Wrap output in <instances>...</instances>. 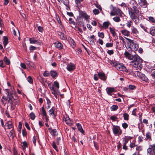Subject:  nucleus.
Listing matches in <instances>:
<instances>
[{
    "label": "nucleus",
    "instance_id": "nucleus-1",
    "mask_svg": "<svg viewBox=\"0 0 155 155\" xmlns=\"http://www.w3.org/2000/svg\"><path fill=\"white\" fill-rule=\"evenodd\" d=\"M124 55L127 58L131 61L130 64L136 70L141 69L142 68V63L143 61L138 55L130 54L127 51L125 52Z\"/></svg>",
    "mask_w": 155,
    "mask_h": 155
},
{
    "label": "nucleus",
    "instance_id": "nucleus-2",
    "mask_svg": "<svg viewBox=\"0 0 155 155\" xmlns=\"http://www.w3.org/2000/svg\"><path fill=\"white\" fill-rule=\"evenodd\" d=\"M130 4L132 6H130L128 9L129 15L132 20L137 24L139 23V17L140 14L139 9L137 7L138 5L134 0L131 1Z\"/></svg>",
    "mask_w": 155,
    "mask_h": 155
},
{
    "label": "nucleus",
    "instance_id": "nucleus-3",
    "mask_svg": "<svg viewBox=\"0 0 155 155\" xmlns=\"http://www.w3.org/2000/svg\"><path fill=\"white\" fill-rule=\"evenodd\" d=\"M59 87V83L56 81H54L52 84V86H50V88L51 91L52 93L54 95L55 97L57 98L58 94L59 93L58 89Z\"/></svg>",
    "mask_w": 155,
    "mask_h": 155
},
{
    "label": "nucleus",
    "instance_id": "nucleus-4",
    "mask_svg": "<svg viewBox=\"0 0 155 155\" xmlns=\"http://www.w3.org/2000/svg\"><path fill=\"white\" fill-rule=\"evenodd\" d=\"M126 38L128 40L130 43L129 48L132 50L134 51H137L139 47L137 44L134 43L133 40L127 38Z\"/></svg>",
    "mask_w": 155,
    "mask_h": 155
},
{
    "label": "nucleus",
    "instance_id": "nucleus-5",
    "mask_svg": "<svg viewBox=\"0 0 155 155\" xmlns=\"http://www.w3.org/2000/svg\"><path fill=\"white\" fill-rule=\"evenodd\" d=\"M112 130L114 135L119 136L122 134V130L120 129L119 127L117 126H113Z\"/></svg>",
    "mask_w": 155,
    "mask_h": 155
},
{
    "label": "nucleus",
    "instance_id": "nucleus-6",
    "mask_svg": "<svg viewBox=\"0 0 155 155\" xmlns=\"http://www.w3.org/2000/svg\"><path fill=\"white\" fill-rule=\"evenodd\" d=\"M118 70L122 71H125L126 72H128V71L127 69L122 64L116 63L114 66Z\"/></svg>",
    "mask_w": 155,
    "mask_h": 155
},
{
    "label": "nucleus",
    "instance_id": "nucleus-7",
    "mask_svg": "<svg viewBox=\"0 0 155 155\" xmlns=\"http://www.w3.org/2000/svg\"><path fill=\"white\" fill-rule=\"evenodd\" d=\"M147 151L149 155H155V144L150 145Z\"/></svg>",
    "mask_w": 155,
    "mask_h": 155
},
{
    "label": "nucleus",
    "instance_id": "nucleus-8",
    "mask_svg": "<svg viewBox=\"0 0 155 155\" xmlns=\"http://www.w3.org/2000/svg\"><path fill=\"white\" fill-rule=\"evenodd\" d=\"M66 68L68 71H71L74 69L75 66L74 64L71 62L67 64Z\"/></svg>",
    "mask_w": 155,
    "mask_h": 155
},
{
    "label": "nucleus",
    "instance_id": "nucleus-9",
    "mask_svg": "<svg viewBox=\"0 0 155 155\" xmlns=\"http://www.w3.org/2000/svg\"><path fill=\"white\" fill-rule=\"evenodd\" d=\"M79 17L84 18L86 21H88L89 18V16L86 13L83 12H80Z\"/></svg>",
    "mask_w": 155,
    "mask_h": 155
},
{
    "label": "nucleus",
    "instance_id": "nucleus-10",
    "mask_svg": "<svg viewBox=\"0 0 155 155\" xmlns=\"http://www.w3.org/2000/svg\"><path fill=\"white\" fill-rule=\"evenodd\" d=\"M29 40L31 44H35L39 45H41V41L36 40L34 38H30Z\"/></svg>",
    "mask_w": 155,
    "mask_h": 155
},
{
    "label": "nucleus",
    "instance_id": "nucleus-11",
    "mask_svg": "<svg viewBox=\"0 0 155 155\" xmlns=\"http://www.w3.org/2000/svg\"><path fill=\"white\" fill-rule=\"evenodd\" d=\"M63 120L65 122L66 124L69 126H71L72 124V122L70 119L69 117L67 115L64 117Z\"/></svg>",
    "mask_w": 155,
    "mask_h": 155
},
{
    "label": "nucleus",
    "instance_id": "nucleus-12",
    "mask_svg": "<svg viewBox=\"0 0 155 155\" xmlns=\"http://www.w3.org/2000/svg\"><path fill=\"white\" fill-rule=\"evenodd\" d=\"M134 76L136 77L143 78L145 77V75L141 72L138 71H137L134 72Z\"/></svg>",
    "mask_w": 155,
    "mask_h": 155
},
{
    "label": "nucleus",
    "instance_id": "nucleus-13",
    "mask_svg": "<svg viewBox=\"0 0 155 155\" xmlns=\"http://www.w3.org/2000/svg\"><path fill=\"white\" fill-rule=\"evenodd\" d=\"M139 3L140 6L143 8H146L147 6V2L146 0H140Z\"/></svg>",
    "mask_w": 155,
    "mask_h": 155
},
{
    "label": "nucleus",
    "instance_id": "nucleus-14",
    "mask_svg": "<svg viewBox=\"0 0 155 155\" xmlns=\"http://www.w3.org/2000/svg\"><path fill=\"white\" fill-rule=\"evenodd\" d=\"M41 111L43 118H44L45 119L46 121H47L48 119L47 117L46 112L43 107L41 108Z\"/></svg>",
    "mask_w": 155,
    "mask_h": 155
},
{
    "label": "nucleus",
    "instance_id": "nucleus-15",
    "mask_svg": "<svg viewBox=\"0 0 155 155\" xmlns=\"http://www.w3.org/2000/svg\"><path fill=\"white\" fill-rule=\"evenodd\" d=\"M146 139L148 141H151V134L150 132H147L146 134Z\"/></svg>",
    "mask_w": 155,
    "mask_h": 155
},
{
    "label": "nucleus",
    "instance_id": "nucleus-16",
    "mask_svg": "<svg viewBox=\"0 0 155 155\" xmlns=\"http://www.w3.org/2000/svg\"><path fill=\"white\" fill-rule=\"evenodd\" d=\"M115 89L113 87L107 88L106 89L107 93L110 95H111V93L115 91Z\"/></svg>",
    "mask_w": 155,
    "mask_h": 155
},
{
    "label": "nucleus",
    "instance_id": "nucleus-17",
    "mask_svg": "<svg viewBox=\"0 0 155 155\" xmlns=\"http://www.w3.org/2000/svg\"><path fill=\"white\" fill-rule=\"evenodd\" d=\"M55 46L58 48L59 49L62 48L63 45L61 43L58 42L57 41L54 43Z\"/></svg>",
    "mask_w": 155,
    "mask_h": 155
},
{
    "label": "nucleus",
    "instance_id": "nucleus-18",
    "mask_svg": "<svg viewBox=\"0 0 155 155\" xmlns=\"http://www.w3.org/2000/svg\"><path fill=\"white\" fill-rule=\"evenodd\" d=\"M15 136V134L14 130H11L8 134V136L9 137L13 138Z\"/></svg>",
    "mask_w": 155,
    "mask_h": 155
},
{
    "label": "nucleus",
    "instance_id": "nucleus-19",
    "mask_svg": "<svg viewBox=\"0 0 155 155\" xmlns=\"http://www.w3.org/2000/svg\"><path fill=\"white\" fill-rule=\"evenodd\" d=\"M58 35L60 36V38L62 40H65L66 38V37L64 34L61 32H59Z\"/></svg>",
    "mask_w": 155,
    "mask_h": 155
},
{
    "label": "nucleus",
    "instance_id": "nucleus-20",
    "mask_svg": "<svg viewBox=\"0 0 155 155\" xmlns=\"http://www.w3.org/2000/svg\"><path fill=\"white\" fill-rule=\"evenodd\" d=\"M132 32L135 36H137L139 33L137 29L133 27L132 29Z\"/></svg>",
    "mask_w": 155,
    "mask_h": 155
},
{
    "label": "nucleus",
    "instance_id": "nucleus-21",
    "mask_svg": "<svg viewBox=\"0 0 155 155\" xmlns=\"http://www.w3.org/2000/svg\"><path fill=\"white\" fill-rule=\"evenodd\" d=\"M122 33L124 35L129 36L130 35V32L126 30H124L121 31Z\"/></svg>",
    "mask_w": 155,
    "mask_h": 155
},
{
    "label": "nucleus",
    "instance_id": "nucleus-22",
    "mask_svg": "<svg viewBox=\"0 0 155 155\" xmlns=\"http://www.w3.org/2000/svg\"><path fill=\"white\" fill-rule=\"evenodd\" d=\"M115 12L116 14L119 16H120V17H122V12L119 9H117L116 10V11H115Z\"/></svg>",
    "mask_w": 155,
    "mask_h": 155
},
{
    "label": "nucleus",
    "instance_id": "nucleus-23",
    "mask_svg": "<svg viewBox=\"0 0 155 155\" xmlns=\"http://www.w3.org/2000/svg\"><path fill=\"white\" fill-rule=\"evenodd\" d=\"M51 74L53 78H54L57 76V72L54 71H51Z\"/></svg>",
    "mask_w": 155,
    "mask_h": 155
},
{
    "label": "nucleus",
    "instance_id": "nucleus-24",
    "mask_svg": "<svg viewBox=\"0 0 155 155\" xmlns=\"http://www.w3.org/2000/svg\"><path fill=\"white\" fill-rule=\"evenodd\" d=\"M150 34L153 36H155V27L151 28L150 31Z\"/></svg>",
    "mask_w": 155,
    "mask_h": 155
},
{
    "label": "nucleus",
    "instance_id": "nucleus-25",
    "mask_svg": "<svg viewBox=\"0 0 155 155\" xmlns=\"http://www.w3.org/2000/svg\"><path fill=\"white\" fill-rule=\"evenodd\" d=\"M132 138V137H127L125 136V138H124V139L123 140L124 141V143L125 144H127L128 141L130 140Z\"/></svg>",
    "mask_w": 155,
    "mask_h": 155
},
{
    "label": "nucleus",
    "instance_id": "nucleus-26",
    "mask_svg": "<svg viewBox=\"0 0 155 155\" xmlns=\"http://www.w3.org/2000/svg\"><path fill=\"white\" fill-rule=\"evenodd\" d=\"M76 125L78 130H79L80 132L83 133L84 131L81 125L79 123H77L76 124Z\"/></svg>",
    "mask_w": 155,
    "mask_h": 155
},
{
    "label": "nucleus",
    "instance_id": "nucleus-27",
    "mask_svg": "<svg viewBox=\"0 0 155 155\" xmlns=\"http://www.w3.org/2000/svg\"><path fill=\"white\" fill-rule=\"evenodd\" d=\"M110 24V22L108 21L104 22L103 23V27L106 29L108 27Z\"/></svg>",
    "mask_w": 155,
    "mask_h": 155
},
{
    "label": "nucleus",
    "instance_id": "nucleus-28",
    "mask_svg": "<svg viewBox=\"0 0 155 155\" xmlns=\"http://www.w3.org/2000/svg\"><path fill=\"white\" fill-rule=\"evenodd\" d=\"M110 31L111 33L112 34V36L114 37H116V34L114 31V29L112 28H111L110 27L109 28Z\"/></svg>",
    "mask_w": 155,
    "mask_h": 155
},
{
    "label": "nucleus",
    "instance_id": "nucleus-29",
    "mask_svg": "<svg viewBox=\"0 0 155 155\" xmlns=\"http://www.w3.org/2000/svg\"><path fill=\"white\" fill-rule=\"evenodd\" d=\"M4 40L3 44L4 46H5L8 43V39L7 37L4 36Z\"/></svg>",
    "mask_w": 155,
    "mask_h": 155
},
{
    "label": "nucleus",
    "instance_id": "nucleus-30",
    "mask_svg": "<svg viewBox=\"0 0 155 155\" xmlns=\"http://www.w3.org/2000/svg\"><path fill=\"white\" fill-rule=\"evenodd\" d=\"M13 94V93H12L11 92H10L9 93V94H7V98L9 99V100H8V102L10 103H11V101H12L11 96H12Z\"/></svg>",
    "mask_w": 155,
    "mask_h": 155
},
{
    "label": "nucleus",
    "instance_id": "nucleus-31",
    "mask_svg": "<svg viewBox=\"0 0 155 155\" xmlns=\"http://www.w3.org/2000/svg\"><path fill=\"white\" fill-rule=\"evenodd\" d=\"M6 124L9 129H10L12 127V123L10 121H8Z\"/></svg>",
    "mask_w": 155,
    "mask_h": 155
},
{
    "label": "nucleus",
    "instance_id": "nucleus-32",
    "mask_svg": "<svg viewBox=\"0 0 155 155\" xmlns=\"http://www.w3.org/2000/svg\"><path fill=\"white\" fill-rule=\"evenodd\" d=\"M113 20L116 22H119L120 21V19L119 17L115 16L113 18Z\"/></svg>",
    "mask_w": 155,
    "mask_h": 155
},
{
    "label": "nucleus",
    "instance_id": "nucleus-33",
    "mask_svg": "<svg viewBox=\"0 0 155 155\" xmlns=\"http://www.w3.org/2000/svg\"><path fill=\"white\" fill-rule=\"evenodd\" d=\"M4 61L5 63L7 65H9L10 64V61L6 57H5L4 59Z\"/></svg>",
    "mask_w": 155,
    "mask_h": 155
},
{
    "label": "nucleus",
    "instance_id": "nucleus-34",
    "mask_svg": "<svg viewBox=\"0 0 155 155\" xmlns=\"http://www.w3.org/2000/svg\"><path fill=\"white\" fill-rule=\"evenodd\" d=\"M118 108V107L117 105H113L111 107L110 109L111 110H115Z\"/></svg>",
    "mask_w": 155,
    "mask_h": 155
},
{
    "label": "nucleus",
    "instance_id": "nucleus-35",
    "mask_svg": "<svg viewBox=\"0 0 155 155\" xmlns=\"http://www.w3.org/2000/svg\"><path fill=\"white\" fill-rule=\"evenodd\" d=\"M129 116L127 113H125L123 114V117L124 119L125 120H128L129 119Z\"/></svg>",
    "mask_w": 155,
    "mask_h": 155
},
{
    "label": "nucleus",
    "instance_id": "nucleus-36",
    "mask_svg": "<svg viewBox=\"0 0 155 155\" xmlns=\"http://www.w3.org/2000/svg\"><path fill=\"white\" fill-rule=\"evenodd\" d=\"M29 116L31 119L33 120L35 119V114L33 112H32L30 114Z\"/></svg>",
    "mask_w": 155,
    "mask_h": 155
},
{
    "label": "nucleus",
    "instance_id": "nucleus-37",
    "mask_svg": "<svg viewBox=\"0 0 155 155\" xmlns=\"http://www.w3.org/2000/svg\"><path fill=\"white\" fill-rule=\"evenodd\" d=\"M107 63H110L113 66H114L115 65L116 62H114L113 61H111V60H110L109 59H108Z\"/></svg>",
    "mask_w": 155,
    "mask_h": 155
},
{
    "label": "nucleus",
    "instance_id": "nucleus-38",
    "mask_svg": "<svg viewBox=\"0 0 155 155\" xmlns=\"http://www.w3.org/2000/svg\"><path fill=\"white\" fill-rule=\"evenodd\" d=\"M54 108L53 107L49 110V114L51 115H54Z\"/></svg>",
    "mask_w": 155,
    "mask_h": 155
},
{
    "label": "nucleus",
    "instance_id": "nucleus-39",
    "mask_svg": "<svg viewBox=\"0 0 155 155\" xmlns=\"http://www.w3.org/2000/svg\"><path fill=\"white\" fill-rule=\"evenodd\" d=\"M50 133L54 136L56 135L57 134L56 130V129H53L50 131Z\"/></svg>",
    "mask_w": 155,
    "mask_h": 155
},
{
    "label": "nucleus",
    "instance_id": "nucleus-40",
    "mask_svg": "<svg viewBox=\"0 0 155 155\" xmlns=\"http://www.w3.org/2000/svg\"><path fill=\"white\" fill-rule=\"evenodd\" d=\"M69 23L71 24H72L74 25H75V23L72 20V18H70L69 19Z\"/></svg>",
    "mask_w": 155,
    "mask_h": 155
},
{
    "label": "nucleus",
    "instance_id": "nucleus-41",
    "mask_svg": "<svg viewBox=\"0 0 155 155\" xmlns=\"http://www.w3.org/2000/svg\"><path fill=\"white\" fill-rule=\"evenodd\" d=\"M98 75L100 78H105V74L103 72H100L98 73Z\"/></svg>",
    "mask_w": 155,
    "mask_h": 155
},
{
    "label": "nucleus",
    "instance_id": "nucleus-42",
    "mask_svg": "<svg viewBox=\"0 0 155 155\" xmlns=\"http://www.w3.org/2000/svg\"><path fill=\"white\" fill-rule=\"evenodd\" d=\"M23 145L22 146L23 149H25L26 147H27V143L26 141L23 142L22 143Z\"/></svg>",
    "mask_w": 155,
    "mask_h": 155
},
{
    "label": "nucleus",
    "instance_id": "nucleus-43",
    "mask_svg": "<svg viewBox=\"0 0 155 155\" xmlns=\"http://www.w3.org/2000/svg\"><path fill=\"white\" fill-rule=\"evenodd\" d=\"M50 74L49 73L48 71H45L43 73V75L45 77H47L49 76Z\"/></svg>",
    "mask_w": 155,
    "mask_h": 155
},
{
    "label": "nucleus",
    "instance_id": "nucleus-44",
    "mask_svg": "<svg viewBox=\"0 0 155 155\" xmlns=\"http://www.w3.org/2000/svg\"><path fill=\"white\" fill-rule=\"evenodd\" d=\"M113 45V44L111 43H107L106 45V46L107 48L112 47Z\"/></svg>",
    "mask_w": 155,
    "mask_h": 155
},
{
    "label": "nucleus",
    "instance_id": "nucleus-45",
    "mask_svg": "<svg viewBox=\"0 0 155 155\" xmlns=\"http://www.w3.org/2000/svg\"><path fill=\"white\" fill-rule=\"evenodd\" d=\"M98 35L99 37L101 38H104V33L102 32H98Z\"/></svg>",
    "mask_w": 155,
    "mask_h": 155
},
{
    "label": "nucleus",
    "instance_id": "nucleus-46",
    "mask_svg": "<svg viewBox=\"0 0 155 155\" xmlns=\"http://www.w3.org/2000/svg\"><path fill=\"white\" fill-rule=\"evenodd\" d=\"M127 26L129 28H130L132 24V22L131 21H128L126 24Z\"/></svg>",
    "mask_w": 155,
    "mask_h": 155
},
{
    "label": "nucleus",
    "instance_id": "nucleus-47",
    "mask_svg": "<svg viewBox=\"0 0 155 155\" xmlns=\"http://www.w3.org/2000/svg\"><path fill=\"white\" fill-rule=\"evenodd\" d=\"M93 12L94 13L95 15H97L99 13V10L98 9H94L93 10Z\"/></svg>",
    "mask_w": 155,
    "mask_h": 155
},
{
    "label": "nucleus",
    "instance_id": "nucleus-48",
    "mask_svg": "<svg viewBox=\"0 0 155 155\" xmlns=\"http://www.w3.org/2000/svg\"><path fill=\"white\" fill-rule=\"evenodd\" d=\"M70 43L73 48L75 47V43L73 40H71Z\"/></svg>",
    "mask_w": 155,
    "mask_h": 155
},
{
    "label": "nucleus",
    "instance_id": "nucleus-49",
    "mask_svg": "<svg viewBox=\"0 0 155 155\" xmlns=\"http://www.w3.org/2000/svg\"><path fill=\"white\" fill-rule=\"evenodd\" d=\"M120 6L124 8H127L128 9H129V8L127 7V5L124 3V2L122 3L121 4Z\"/></svg>",
    "mask_w": 155,
    "mask_h": 155
},
{
    "label": "nucleus",
    "instance_id": "nucleus-50",
    "mask_svg": "<svg viewBox=\"0 0 155 155\" xmlns=\"http://www.w3.org/2000/svg\"><path fill=\"white\" fill-rule=\"evenodd\" d=\"M37 47H35L31 45L29 49H30V51H31V50H34L37 49Z\"/></svg>",
    "mask_w": 155,
    "mask_h": 155
},
{
    "label": "nucleus",
    "instance_id": "nucleus-51",
    "mask_svg": "<svg viewBox=\"0 0 155 155\" xmlns=\"http://www.w3.org/2000/svg\"><path fill=\"white\" fill-rule=\"evenodd\" d=\"M128 124L125 123H124L122 124V126L124 129H126L128 127Z\"/></svg>",
    "mask_w": 155,
    "mask_h": 155
},
{
    "label": "nucleus",
    "instance_id": "nucleus-52",
    "mask_svg": "<svg viewBox=\"0 0 155 155\" xmlns=\"http://www.w3.org/2000/svg\"><path fill=\"white\" fill-rule=\"evenodd\" d=\"M137 111V109L135 108L134 109L132 112V114L134 116L136 115V112Z\"/></svg>",
    "mask_w": 155,
    "mask_h": 155
},
{
    "label": "nucleus",
    "instance_id": "nucleus-53",
    "mask_svg": "<svg viewBox=\"0 0 155 155\" xmlns=\"http://www.w3.org/2000/svg\"><path fill=\"white\" fill-rule=\"evenodd\" d=\"M129 87L130 89L131 90H134L135 88V86L134 85H130L129 86Z\"/></svg>",
    "mask_w": 155,
    "mask_h": 155
},
{
    "label": "nucleus",
    "instance_id": "nucleus-54",
    "mask_svg": "<svg viewBox=\"0 0 155 155\" xmlns=\"http://www.w3.org/2000/svg\"><path fill=\"white\" fill-rule=\"evenodd\" d=\"M38 30L40 32H42L43 31V29L42 28V27H41V26H38Z\"/></svg>",
    "mask_w": 155,
    "mask_h": 155
},
{
    "label": "nucleus",
    "instance_id": "nucleus-55",
    "mask_svg": "<svg viewBox=\"0 0 155 155\" xmlns=\"http://www.w3.org/2000/svg\"><path fill=\"white\" fill-rule=\"evenodd\" d=\"M21 67L24 69H25L26 68V66L25 64L23 63H21L20 64Z\"/></svg>",
    "mask_w": 155,
    "mask_h": 155
},
{
    "label": "nucleus",
    "instance_id": "nucleus-56",
    "mask_svg": "<svg viewBox=\"0 0 155 155\" xmlns=\"http://www.w3.org/2000/svg\"><path fill=\"white\" fill-rule=\"evenodd\" d=\"M28 81L30 84L33 83V80L32 78H27Z\"/></svg>",
    "mask_w": 155,
    "mask_h": 155
},
{
    "label": "nucleus",
    "instance_id": "nucleus-57",
    "mask_svg": "<svg viewBox=\"0 0 155 155\" xmlns=\"http://www.w3.org/2000/svg\"><path fill=\"white\" fill-rule=\"evenodd\" d=\"M142 150V147L140 146L137 147L136 148V150L138 151H141Z\"/></svg>",
    "mask_w": 155,
    "mask_h": 155
},
{
    "label": "nucleus",
    "instance_id": "nucleus-58",
    "mask_svg": "<svg viewBox=\"0 0 155 155\" xmlns=\"http://www.w3.org/2000/svg\"><path fill=\"white\" fill-rule=\"evenodd\" d=\"M107 53L111 55L114 53V52L112 50H109L107 51Z\"/></svg>",
    "mask_w": 155,
    "mask_h": 155
},
{
    "label": "nucleus",
    "instance_id": "nucleus-59",
    "mask_svg": "<svg viewBox=\"0 0 155 155\" xmlns=\"http://www.w3.org/2000/svg\"><path fill=\"white\" fill-rule=\"evenodd\" d=\"M22 133L23 135L24 136H25L27 134V133L25 129L23 130H22Z\"/></svg>",
    "mask_w": 155,
    "mask_h": 155
},
{
    "label": "nucleus",
    "instance_id": "nucleus-60",
    "mask_svg": "<svg viewBox=\"0 0 155 155\" xmlns=\"http://www.w3.org/2000/svg\"><path fill=\"white\" fill-rule=\"evenodd\" d=\"M25 126L26 127L27 129H28L29 130H30V128L29 127L28 124L27 122L25 123Z\"/></svg>",
    "mask_w": 155,
    "mask_h": 155
},
{
    "label": "nucleus",
    "instance_id": "nucleus-61",
    "mask_svg": "<svg viewBox=\"0 0 155 155\" xmlns=\"http://www.w3.org/2000/svg\"><path fill=\"white\" fill-rule=\"evenodd\" d=\"M136 146L135 144L134 143H131L130 144V147L131 148H133Z\"/></svg>",
    "mask_w": 155,
    "mask_h": 155
},
{
    "label": "nucleus",
    "instance_id": "nucleus-62",
    "mask_svg": "<svg viewBox=\"0 0 155 155\" xmlns=\"http://www.w3.org/2000/svg\"><path fill=\"white\" fill-rule=\"evenodd\" d=\"M83 0H76L75 1V3L77 5L80 4L81 2H82Z\"/></svg>",
    "mask_w": 155,
    "mask_h": 155
},
{
    "label": "nucleus",
    "instance_id": "nucleus-63",
    "mask_svg": "<svg viewBox=\"0 0 155 155\" xmlns=\"http://www.w3.org/2000/svg\"><path fill=\"white\" fill-rule=\"evenodd\" d=\"M98 42L101 45H102L103 44V41L100 39H99L98 41Z\"/></svg>",
    "mask_w": 155,
    "mask_h": 155
},
{
    "label": "nucleus",
    "instance_id": "nucleus-64",
    "mask_svg": "<svg viewBox=\"0 0 155 155\" xmlns=\"http://www.w3.org/2000/svg\"><path fill=\"white\" fill-rule=\"evenodd\" d=\"M4 66L5 65L4 64L3 61H0V67L3 68Z\"/></svg>",
    "mask_w": 155,
    "mask_h": 155
}]
</instances>
